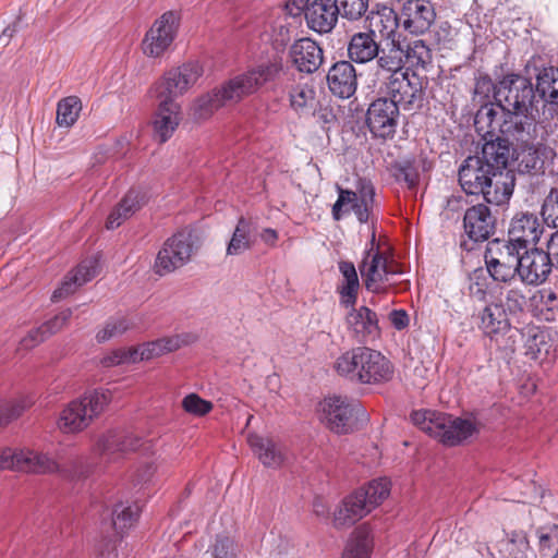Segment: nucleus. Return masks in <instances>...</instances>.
<instances>
[{"mask_svg": "<svg viewBox=\"0 0 558 558\" xmlns=\"http://www.w3.org/2000/svg\"><path fill=\"white\" fill-rule=\"evenodd\" d=\"M495 104L482 106L475 114L477 132L500 131L513 141H544L549 122L536 121L533 114L535 89L530 78L508 73L494 86Z\"/></svg>", "mask_w": 558, "mask_h": 558, "instance_id": "f257e3e1", "label": "nucleus"}, {"mask_svg": "<svg viewBox=\"0 0 558 558\" xmlns=\"http://www.w3.org/2000/svg\"><path fill=\"white\" fill-rule=\"evenodd\" d=\"M203 74L197 61H191L168 71L159 80L153 93L158 100L157 111L153 121L154 135L160 142H167L180 123L181 107L175 99L193 86Z\"/></svg>", "mask_w": 558, "mask_h": 558, "instance_id": "f03ea898", "label": "nucleus"}, {"mask_svg": "<svg viewBox=\"0 0 558 558\" xmlns=\"http://www.w3.org/2000/svg\"><path fill=\"white\" fill-rule=\"evenodd\" d=\"M282 70L280 60H269L225 82L221 87L198 97L192 105L196 120H206L228 102H236L257 92L264 84L274 81Z\"/></svg>", "mask_w": 558, "mask_h": 558, "instance_id": "7ed1b4c3", "label": "nucleus"}, {"mask_svg": "<svg viewBox=\"0 0 558 558\" xmlns=\"http://www.w3.org/2000/svg\"><path fill=\"white\" fill-rule=\"evenodd\" d=\"M335 372L352 384L378 385L389 381L393 367L379 351L355 347L340 354L333 362Z\"/></svg>", "mask_w": 558, "mask_h": 558, "instance_id": "20e7f679", "label": "nucleus"}, {"mask_svg": "<svg viewBox=\"0 0 558 558\" xmlns=\"http://www.w3.org/2000/svg\"><path fill=\"white\" fill-rule=\"evenodd\" d=\"M365 288L373 293H387L398 283L397 277L402 274L401 267L389 259L376 243V232L373 229L369 243L359 264Z\"/></svg>", "mask_w": 558, "mask_h": 558, "instance_id": "39448f33", "label": "nucleus"}, {"mask_svg": "<svg viewBox=\"0 0 558 558\" xmlns=\"http://www.w3.org/2000/svg\"><path fill=\"white\" fill-rule=\"evenodd\" d=\"M111 400L109 390H94L71 401L60 413L57 425L64 434H75L85 429Z\"/></svg>", "mask_w": 558, "mask_h": 558, "instance_id": "423d86ee", "label": "nucleus"}, {"mask_svg": "<svg viewBox=\"0 0 558 558\" xmlns=\"http://www.w3.org/2000/svg\"><path fill=\"white\" fill-rule=\"evenodd\" d=\"M201 241L198 234L192 229H182L168 238L159 250L154 270L165 276L183 267L198 251Z\"/></svg>", "mask_w": 558, "mask_h": 558, "instance_id": "0eeeda50", "label": "nucleus"}, {"mask_svg": "<svg viewBox=\"0 0 558 558\" xmlns=\"http://www.w3.org/2000/svg\"><path fill=\"white\" fill-rule=\"evenodd\" d=\"M424 83L421 76L408 70L402 73L391 74L379 84V90L388 100L393 101L403 110L418 109L424 101Z\"/></svg>", "mask_w": 558, "mask_h": 558, "instance_id": "6e6552de", "label": "nucleus"}, {"mask_svg": "<svg viewBox=\"0 0 558 558\" xmlns=\"http://www.w3.org/2000/svg\"><path fill=\"white\" fill-rule=\"evenodd\" d=\"M320 421L333 433L345 435L357 425L359 415L364 411L357 401L348 397L330 396L319 403Z\"/></svg>", "mask_w": 558, "mask_h": 558, "instance_id": "1a4fd4ad", "label": "nucleus"}, {"mask_svg": "<svg viewBox=\"0 0 558 558\" xmlns=\"http://www.w3.org/2000/svg\"><path fill=\"white\" fill-rule=\"evenodd\" d=\"M522 248L511 242L494 241L485 252V265L490 277L498 282L510 283L520 278Z\"/></svg>", "mask_w": 558, "mask_h": 558, "instance_id": "9d476101", "label": "nucleus"}, {"mask_svg": "<svg viewBox=\"0 0 558 558\" xmlns=\"http://www.w3.org/2000/svg\"><path fill=\"white\" fill-rule=\"evenodd\" d=\"M399 119V108L387 97L374 100L366 112V124L371 133L379 138H392Z\"/></svg>", "mask_w": 558, "mask_h": 558, "instance_id": "9b49d317", "label": "nucleus"}, {"mask_svg": "<svg viewBox=\"0 0 558 558\" xmlns=\"http://www.w3.org/2000/svg\"><path fill=\"white\" fill-rule=\"evenodd\" d=\"M179 19L173 11L165 12L155 21L143 40V51L148 57L161 56L173 41Z\"/></svg>", "mask_w": 558, "mask_h": 558, "instance_id": "f8f14e48", "label": "nucleus"}, {"mask_svg": "<svg viewBox=\"0 0 558 558\" xmlns=\"http://www.w3.org/2000/svg\"><path fill=\"white\" fill-rule=\"evenodd\" d=\"M544 226L546 223L536 214L519 211L510 220L507 242L522 250L536 245L545 231Z\"/></svg>", "mask_w": 558, "mask_h": 558, "instance_id": "ddd939ff", "label": "nucleus"}, {"mask_svg": "<svg viewBox=\"0 0 558 558\" xmlns=\"http://www.w3.org/2000/svg\"><path fill=\"white\" fill-rule=\"evenodd\" d=\"M399 16L407 32L412 35H423L434 25L436 10L429 0H405Z\"/></svg>", "mask_w": 558, "mask_h": 558, "instance_id": "4468645a", "label": "nucleus"}, {"mask_svg": "<svg viewBox=\"0 0 558 558\" xmlns=\"http://www.w3.org/2000/svg\"><path fill=\"white\" fill-rule=\"evenodd\" d=\"M520 281L527 286H538L545 282L551 272L554 263L547 251L537 247L522 250Z\"/></svg>", "mask_w": 558, "mask_h": 558, "instance_id": "2eb2a0df", "label": "nucleus"}, {"mask_svg": "<svg viewBox=\"0 0 558 558\" xmlns=\"http://www.w3.org/2000/svg\"><path fill=\"white\" fill-rule=\"evenodd\" d=\"M482 134L485 143L482 148L480 160L492 171L510 170L508 168L511 156V136L502 134L500 131L492 133L478 132Z\"/></svg>", "mask_w": 558, "mask_h": 558, "instance_id": "dca6fc26", "label": "nucleus"}, {"mask_svg": "<svg viewBox=\"0 0 558 558\" xmlns=\"http://www.w3.org/2000/svg\"><path fill=\"white\" fill-rule=\"evenodd\" d=\"M496 218L485 204L468 207L463 216V230L468 238L474 242H484L495 232Z\"/></svg>", "mask_w": 558, "mask_h": 558, "instance_id": "f3484780", "label": "nucleus"}, {"mask_svg": "<svg viewBox=\"0 0 558 558\" xmlns=\"http://www.w3.org/2000/svg\"><path fill=\"white\" fill-rule=\"evenodd\" d=\"M436 425L435 438L446 446H457L478 433V426L473 420L453 417L441 413Z\"/></svg>", "mask_w": 558, "mask_h": 558, "instance_id": "a211bd4d", "label": "nucleus"}, {"mask_svg": "<svg viewBox=\"0 0 558 558\" xmlns=\"http://www.w3.org/2000/svg\"><path fill=\"white\" fill-rule=\"evenodd\" d=\"M144 445L142 438L125 432L111 430L102 435L97 442V450L102 460L118 461L125 452L134 451Z\"/></svg>", "mask_w": 558, "mask_h": 558, "instance_id": "6ab92c4d", "label": "nucleus"}, {"mask_svg": "<svg viewBox=\"0 0 558 558\" xmlns=\"http://www.w3.org/2000/svg\"><path fill=\"white\" fill-rule=\"evenodd\" d=\"M319 45L308 38L295 40L289 50L292 64L298 71L306 74L316 72L323 63L324 54Z\"/></svg>", "mask_w": 558, "mask_h": 558, "instance_id": "aec40b11", "label": "nucleus"}, {"mask_svg": "<svg viewBox=\"0 0 558 558\" xmlns=\"http://www.w3.org/2000/svg\"><path fill=\"white\" fill-rule=\"evenodd\" d=\"M489 170L480 156H469L459 168V183L469 195H482L487 186Z\"/></svg>", "mask_w": 558, "mask_h": 558, "instance_id": "412c9836", "label": "nucleus"}, {"mask_svg": "<svg viewBox=\"0 0 558 558\" xmlns=\"http://www.w3.org/2000/svg\"><path fill=\"white\" fill-rule=\"evenodd\" d=\"M247 441L253 453L266 468L279 469L288 460L287 448L271 437L252 434Z\"/></svg>", "mask_w": 558, "mask_h": 558, "instance_id": "4be33fe9", "label": "nucleus"}, {"mask_svg": "<svg viewBox=\"0 0 558 558\" xmlns=\"http://www.w3.org/2000/svg\"><path fill=\"white\" fill-rule=\"evenodd\" d=\"M327 84L329 90L339 98L348 99L357 88V75L350 61H338L328 71Z\"/></svg>", "mask_w": 558, "mask_h": 558, "instance_id": "5701e85b", "label": "nucleus"}, {"mask_svg": "<svg viewBox=\"0 0 558 558\" xmlns=\"http://www.w3.org/2000/svg\"><path fill=\"white\" fill-rule=\"evenodd\" d=\"M335 0H313L305 11L307 26L318 33H330L340 16Z\"/></svg>", "mask_w": 558, "mask_h": 558, "instance_id": "b1692460", "label": "nucleus"}, {"mask_svg": "<svg viewBox=\"0 0 558 558\" xmlns=\"http://www.w3.org/2000/svg\"><path fill=\"white\" fill-rule=\"evenodd\" d=\"M348 58L351 63L366 64L375 60L380 52V44L376 40L374 29L354 33L347 46Z\"/></svg>", "mask_w": 558, "mask_h": 558, "instance_id": "393cba45", "label": "nucleus"}, {"mask_svg": "<svg viewBox=\"0 0 558 558\" xmlns=\"http://www.w3.org/2000/svg\"><path fill=\"white\" fill-rule=\"evenodd\" d=\"M347 325L357 342H367L380 333L377 314L366 306L353 308L347 315Z\"/></svg>", "mask_w": 558, "mask_h": 558, "instance_id": "a878e982", "label": "nucleus"}, {"mask_svg": "<svg viewBox=\"0 0 558 558\" xmlns=\"http://www.w3.org/2000/svg\"><path fill=\"white\" fill-rule=\"evenodd\" d=\"M478 327L490 340L499 342L500 337L510 329V320L506 308L500 303L487 304L478 314Z\"/></svg>", "mask_w": 558, "mask_h": 558, "instance_id": "bb28decb", "label": "nucleus"}, {"mask_svg": "<svg viewBox=\"0 0 558 558\" xmlns=\"http://www.w3.org/2000/svg\"><path fill=\"white\" fill-rule=\"evenodd\" d=\"M550 128H547V138L544 141H517L520 146L515 151L518 171L522 174H537L543 171L544 159L541 146L550 142Z\"/></svg>", "mask_w": 558, "mask_h": 558, "instance_id": "cd10ccee", "label": "nucleus"}, {"mask_svg": "<svg viewBox=\"0 0 558 558\" xmlns=\"http://www.w3.org/2000/svg\"><path fill=\"white\" fill-rule=\"evenodd\" d=\"M515 175L512 170L492 171L483 193L486 203L496 206L508 204L514 190Z\"/></svg>", "mask_w": 558, "mask_h": 558, "instance_id": "c85d7f7f", "label": "nucleus"}, {"mask_svg": "<svg viewBox=\"0 0 558 558\" xmlns=\"http://www.w3.org/2000/svg\"><path fill=\"white\" fill-rule=\"evenodd\" d=\"M99 269V259L97 257H90L83 260L74 271L66 276L61 287L53 291L52 301H59L60 299L72 294L78 287L90 281L96 277Z\"/></svg>", "mask_w": 558, "mask_h": 558, "instance_id": "c756f323", "label": "nucleus"}, {"mask_svg": "<svg viewBox=\"0 0 558 558\" xmlns=\"http://www.w3.org/2000/svg\"><path fill=\"white\" fill-rule=\"evenodd\" d=\"M377 70L375 75L380 83L391 74L402 73L404 64V49L399 41L392 40L387 47H380V52L375 58Z\"/></svg>", "mask_w": 558, "mask_h": 558, "instance_id": "7c9ffc66", "label": "nucleus"}, {"mask_svg": "<svg viewBox=\"0 0 558 558\" xmlns=\"http://www.w3.org/2000/svg\"><path fill=\"white\" fill-rule=\"evenodd\" d=\"M372 506L362 494L356 490L343 500L342 506L335 512L333 524L336 527L352 525L372 511Z\"/></svg>", "mask_w": 558, "mask_h": 558, "instance_id": "2f4dec72", "label": "nucleus"}, {"mask_svg": "<svg viewBox=\"0 0 558 558\" xmlns=\"http://www.w3.org/2000/svg\"><path fill=\"white\" fill-rule=\"evenodd\" d=\"M22 462L20 470L27 473L36 474H61L62 476H70L66 470L61 464L52 459L49 454L38 452L31 449H22L20 454Z\"/></svg>", "mask_w": 558, "mask_h": 558, "instance_id": "473e14b6", "label": "nucleus"}, {"mask_svg": "<svg viewBox=\"0 0 558 558\" xmlns=\"http://www.w3.org/2000/svg\"><path fill=\"white\" fill-rule=\"evenodd\" d=\"M524 354L532 360H543L551 351L549 335L534 325L523 327Z\"/></svg>", "mask_w": 558, "mask_h": 558, "instance_id": "72a5a7b5", "label": "nucleus"}, {"mask_svg": "<svg viewBox=\"0 0 558 558\" xmlns=\"http://www.w3.org/2000/svg\"><path fill=\"white\" fill-rule=\"evenodd\" d=\"M144 194L137 190H130L118 206L108 216L107 229L118 228L125 219L136 213L144 204Z\"/></svg>", "mask_w": 558, "mask_h": 558, "instance_id": "f704fd0d", "label": "nucleus"}, {"mask_svg": "<svg viewBox=\"0 0 558 558\" xmlns=\"http://www.w3.org/2000/svg\"><path fill=\"white\" fill-rule=\"evenodd\" d=\"M373 546V535L369 529L361 525L351 533L341 558H369Z\"/></svg>", "mask_w": 558, "mask_h": 558, "instance_id": "c9c22d12", "label": "nucleus"}, {"mask_svg": "<svg viewBox=\"0 0 558 558\" xmlns=\"http://www.w3.org/2000/svg\"><path fill=\"white\" fill-rule=\"evenodd\" d=\"M288 94L290 106L295 112L304 113L314 107L316 93L312 84L299 81L288 88Z\"/></svg>", "mask_w": 558, "mask_h": 558, "instance_id": "e433bc0d", "label": "nucleus"}, {"mask_svg": "<svg viewBox=\"0 0 558 558\" xmlns=\"http://www.w3.org/2000/svg\"><path fill=\"white\" fill-rule=\"evenodd\" d=\"M186 343L183 336L174 335L159 338L157 340L142 344L140 348L142 359L150 360L162 354L173 352Z\"/></svg>", "mask_w": 558, "mask_h": 558, "instance_id": "4c0bfd02", "label": "nucleus"}, {"mask_svg": "<svg viewBox=\"0 0 558 558\" xmlns=\"http://www.w3.org/2000/svg\"><path fill=\"white\" fill-rule=\"evenodd\" d=\"M535 90L545 101L558 104V68L542 69L536 76Z\"/></svg>", "mask_w": 558, "mask_h": 558, "instance_id": "58836bf2", "label": "nucleus"}, {"mask_svg": "<svg viewBox=\"0 0 558 558\" xmlns=\"http://www.w3.org/2000/svg\"><path fill=\"white\" fill-rule=\"evenodd\" d=\"M252 222L244 217L238 220L233 234L227 246L228 255H240L253 245L251 238Z\"/></svg>", "mask_w": 558, "mask_h": 558, "instance_id": "ea45409f", "label": "nucleus"}, {"mask_svg": "<svg viewBox=\"0 0 558 558\" xmlns=\"http://www.w3.org/2000/svg\"><path fill=\"white\" fill-rule=\"evenodd\" d=\"M339 270L343 276V284L340 289L343 303L347 306H352L356 302L357 290L360 287L355 266L351 262H340Z\"/></svg>", "mask_w": 558, "mask_h": 558, "instance_id": "a19ab883", "label": "nucleus"}, {"mask_svg": "<svg viewBox=\"0 0 558 558\" xmlns=\"http://www.w3.org/2000/svg\"><path fill=\"white\" fill-rule=\"evenodd\" d=\"M357 190L360 192V203L352 211L361 223H365L372 218L375 189L371 181L360 179L357 181Z\"/></svg>", "mask_w": 558, "mask_h": 558, "instance_id": "79ce46f5", "label": "nucleus"}, {"mask_svg": "<svg viewBox=\"0 0 558 558\" xmlns=\"http://www.w3.org/2000/svg\"><path fill=\"white\" fill-rule=\"evenodd\" d=\"M339 15L349 22L368 20L374 14L369 10V0H335Z\"/></svg>", "mask_w": 558, "mask_h": 558, "instance_id": "37998d69", "label": "nucleus"}, {"mask_svg": "<svg viewBox=\"0 0 558 558\" xmlns=\"http://www.w3.org/2000/svg\"><path fill=\"white\" fill-rule=\"evenodd\" d=\"M82 110L81 99L76 96H69L61 99L57 106V123L59 126H72Z\"/></svg>", "mask_w": 558, "mask_h": 558, "instance_id": "c03bdc74", "label": "nucleus"}, {"mask_svg": "<svg viewBox=\"0 0 558 558\" xmlns=\"http://www.w3.org/2000/svg\"><path fill=\"white\" fill-rule=\"evenodd\" d=\"M391 482L387 477L371 481L366 487L361 488L363 496L372 508L380 505L390 495Z\"/></svg>", "mask_w": 558, "mask_h": 558, "instance_id": "a18cd8bd", "label": "nucleus"}, {"mask_svg": "<svg viewBox=\"0 0 558 558\" xmlns=\"http://www.w3.org/2000/svg\"><path fill=\"white\" fill-rule=\"evenodd\" d=\"M404 59L412 68L425 69L432 62V51L424 40L416 39L404 50Z\"/></svg>", "mask_w": 558, "mask_h": 558, "instance_id": "49530a36", "label": "nucleus"}, {"mask_svg": "<svg viewBox=\"0 0 558 558\" xmlns=\"http://www.w3.org/2000/svg\"><path fill=\"white\" fill-rule=\"evenodd\" d=\"M338 199L332 206V218L339 221L344 214L352 211L360 203V192H353L337 185Z\"/></svg>", "mask_w": 558, "mask_h": 558, "instance_id": "de8ad7c7", "label": "nucleus"}, {"mask_svg": "<svg viewBox=\"0 0 558 558\" xmlns=\"http://www.w3.org/2000/svg\"><path fill=\"white\" fill-rule=\"evenodd\" d=\"M539 215L548 228H558V186L550 187L545 195Z\"/></svg>", "mask_w": 558, "mask_h": 558, "instance_id": "09e8293b", "label": "nucleus"}, {"mask_svg": "<svg viewBox=\"0 0 558 558\" xmlns=\"http://www.w3.org/2000/svg\"><path fill=\"white\" fill-rule=\"evenodd\" d=\"M140 361H143L140 348L132 347L111 351L100 360V363L104 367H113Z\"/></svg>", "mask_w": 558, "mask_h": 558, "instance_id": "8fccbe9b", "label": "nucleus"}, {"mask_svg": "<svg viewBox=\"0 0 558 558\" xmlns=\"http://www.w3.org/2000/svg\"><path fill=\"white\" fill-rule=\"evenodd\" d=\"M140 508L137 505L124 506L122 502L116 505L112 511V524L116 531L122 532L134 524L138 518Z\"/></svg>", "mask_w": 558, "mask_h": 558, "instance_id": "3c124183", "label": "nucleus"}, {"mask_svg": "<svg viewBox=\"0 0 558 558\" xmlns=\"http://www.w3.org/2000/svg\"><path fill=\"white\" fill-rule=\"evenodd\" d=\"M395 177L398 182H404L409 189H414L420 179L417 167L413 160L405 159L395 167Z\"/></svg>", "mask_w": 558, "mask_h": 558, "instance_id": "603ef678", "label": "nucleus"}, {"mask_svg": "<svg viewBox=\"0 0 558 558\" xmlns=\"http://www.w3.org/2000/svg\"><path fill=\"white\" fill-rule=\"evenodd\" d=\"M441 416V413L432 412V411H414L411 414V421L414 425L420 427L423 432L426 434L435 437L436 425L439 423V417Z\"/></svg>", "mask_w": 558, "mask_h": 558, "instance_id": "864d4df0", "label": "nucleus"}, {"mask_svg": "<svg viewBox=\"0 0 558 558\" xmlns=\"http://www.w3.org/2000/svg\"><path fill=\"white\" fill-rule=\"evenodd\" d=\"M527 298L525 294V288H511L505 293L506 312L509 314L522 313L526 306Z\"/></svg>", "mask_w": 558, "mask_h": 558, "instance_id": "5fc2aeb1", "label": "nucleus"}, {"mask_svg": "<svg viewBox=\"0 0 558 558\" xmlns=\"http://www.w3.org/2000/svg\"><path fill=\"white\" fill-rule=\"evenodd\" d=\"M182 408L189 414L204 416L213 410L214 405L210 401L201 398L197 393H189L182 400Z\"/></svg>", "mask_w": 558, "mask_h": 558, "instance_id": "6e6d98bb", "label": "nucleus"}, {"mask_svg": "<svg viewBox=\"0 0 558 558\" xmlns=\"http://www.w3.org/2000/svg\"><path fill=\"white\" fill-rule=\"evenodd\" d=\"M32 403V400H20L0 404V427L17 418Z\"/></svg>", "mask_w": 558, "mask_h": 558, "instance_id": "4d7b16f0", "label": "nucleus"}, {"mask_svg": "<svg viewBox=\"0 0 558 558\" xmlns=\"http://www.w3.org/2000/svg\"><path fill=\"white\" fill-rule=\"evenodd\" d=\"M130 325L125 318H112L96 335L98 342H105L109 339L120 336L129 329Z\"/></svg>", "mask_w": 558, "mask_h": 558, "instance_id": "13d9d810", "label": "nucleus"}, {"mask_svg": "<svg viewBox=\"0 0 558 558\" xmlns=\"http://www.w3.org/2000/svg\"><path fill=\"white\" fill-rule=\"evenodd\" d=\"M523 328L519 329L510 325V329L504 337H500L499 342H496L500 348L509 353L515 352L518 345L522 343L524 345Z\"/></svg>", "mask_w": 558, "mask_h": 558, "instance_id": "bf43d9fd", "label": "nucleus"}, {"mask_svg": "<svg viewBox=\"0 0 558 558\" xmlns=\"http://www.w3.org/2000/svg\"><path fill=\"white\" fill-rule=\"evenodd\" d=\"M213 555L214 558H236L238 545L229 537H219L214 545Z\"/></svg>", "mask_w": 558, "mask_h": 558, "instance_id": "052dcab7", "label": "nucleus"}, {"mask_svg": "<svg viewBox=\"0 0 558 558\" xmlns=\"http://www.w3.org/2000/svg\"><path fill=\"white\" fill-rule=\"evenodd\" d=\"M22 453V449H12V448H4L0 450V469L1 470H14V471H21L20 464L22 462V459L20 454Z\"/></svg>", "mask_w": 558, "mask_h": 558, "instance_id": "680f3d73", "label": "nucleus"}, {"mask_svg": "<svg viewBox=\"0 0 558 558\" xmlns=\"http://www.w3.org/2000/svg\"><path fill=\"white\" fill-rule=\"evenodd\" d=\"M72 316V310L66 308L57 314L53 318L41 325L47 337L61 330Z\"/></svg>", "mask_w": 558, "mask_h": 558, "instance_id": "e2e57ef3", "label": "nucleus"}, {"mask_svg": "<svg viewBox=\"0 0 558 558\" xmlns=\"http://www.w3.org/2000/svg\"><path fill=\"white\" fill-rule=\"evenodd\" d=\"M46 338L47 335L41 326L34 328L21 339L19 350H29L41 343Z\"/></svg>", "mask_w": 558, "mask_h": 558, "instance_id": "0e129e2a", "label": "nucleus"}, {"mask_svg": "<svg viewBox=\"0 0 558 558\" xmlns=\"http://www.w3.org/2000/svg\"><path fill=\"white\" fill-rule=\"evenodd\" d=\"M482 276V271H474L473 276L470 277L471 283L469 286L470 294L477 300L482 301L486 296V286L483 282H480V278Z\"/></svg>", "mask_w": 558, "mask_h": 558, "instance_id": "69168bd1", "label": "nucleus"}, {"mask_svg": "<svg viewBox=\"0 0 558 558\" xmlns=\"http://www.w3.org/2000/svg\"><path fill=\"white\" fill-rule=\"evenodd\" d=\"M389 320L397 330H403L409 326V315L404 310H393L389 314Z\"/></svg>", "mask_w": 558, "mask_h": 558, "instance_id": "338daca9", "label": "nucleus"}, {"mask_svg": "<svg viewBox=\"0 0 558 558\" xmlns=\"http://www.w3.org/2000/svg\"><path fill=\"white\" fill-rule=\"evenodd\" d=\"M311 2V0H288L286 3V9L290 15L296 16L302 12L305 13Z\"/></svg>", "mask_w": 558, "mask_h": 558, "instance_id": "774afa93", "label": "nucleus"}]
</instances>
